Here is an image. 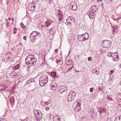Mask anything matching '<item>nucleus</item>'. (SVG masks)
Returning a JSON list of instances; mask_svg holds the SVG:
<instances>
[{"mask_svg":"<svg viewBox=\"0 0 121 121\" xmlns=\"http://www.w3.org/2000/svg\"><path fill=\"white\" fill-rule=\"evenodd\" d=\"M37 60V59L34 56L30 55H28L25 59L26 64L32 66L36 65Z\"/></svg>","mask_w":121,"mask_h":121,"instance_id":"1","label":"nucleus"},{"mask_svg":"<svg viewBox=\"0 0 121 121\" xmlns=\"http://www.w3.org/2000/svg\"><path fill=\"white\" fill-rule=\"evenodd\" d=\"M48 76L46 75H43L41 77V78L39 79V84L41 86H43L45 85L47 82L48 80Z\"/></svg>","mask_w":121,"mask_h":121,"instance_id":"2","label":"nucleus"},{"mask_svg":"<svg viewBox=\"0 0 121 121\" xmlns=\"http://www.w3.org/2000/svg\"><path fill=\"white\" fill-rule=\"evenodd\" d=\"M34 112L35 115L36 119L37 121H40L42 117V113L40 111L35 109L34 110Z\"/></svg>","mask_w":121,"mask_h":121,"instance_id":"3","label":"nucleus"},{"mask_svg":"<svg viewBox=\"0 0 121 121\" xmlns=\"http://www.w3.org/2000/svg\"><path fill=\"white\" fill-rule=\"evenodd\" d=\"M76 95V93L74 91H70L68 96L67 99L68 101L69 102H71L73 101L75 98Z\"/></svg>","mask_w":121,"mask_h":121,"instance_id":"4","label":"nucleus"},{"mask_svg":"<svg viewBox=\"0 0 121 121\" xmlns=\"http://www.w3.org/2000/svg\"><path fill=\"white\" fill-rule=\"evenodd\" d=\"M111 45V42L109 40H104L102 43V45L104 48H108Z\"/></svg>","mask_w":121,"mask_h":121,"instance_id":"5","label":"nucleus"},{"mask_svg":"<svg viewBox=\"0 0 121 121\" xmlns=\"http://www.w3.org/2000/svg\"><path fill=\"white\" fill-rule=\"evenodd\" d=\"M77 6L76 4L74 1L71 2L69 6V9L73 10H75L77 9Z\"/></svg>","mask_w":121,"mask_h":121,"instance_id":"6","label":"nucleus"},{"mask_svg":"<svg viewBox=\"0 0 121 121\" xmlns=\"http://www.w3.org/2000/svg\"><path fill=\"white\" fill-rule=\"evenodd\" d=\"M74 18L71 16L68 17L66 20L67 23L69 25H71L72 23L74 22Z\"/></svg>","mask_w":121,"mask_h":121,"instance_id":"7","label":"nucleus"},{"mask_svg":"<svg viewBox=\"0 0 121 121\" xmlns=\"http://www.w3.org/2000/svg\"><path fill=\"white\" fill-rule=\"evenodd\" d=\"M112 57L113 58V61H117L119 59V55L117 52L113 53Z\"/></svg>","mask_w":121,"mask_h":121,"instance_id":"8","label":"nucleus"},{"mask_svg":"<svg viewBox=\"0 0 121 121\" xmlns=\"http://www.w3.org/2000/svg\"><path fill=\"white\" fill-rule=\"evenodd\" d=\"M51 85L52 86L50 87V89L51 90L55 91L56 89V85L55 82H53L51 83Z\"/></svg>","mask_w":121,"mask_h":121,"instance_id":"9","label":"nucleus"},{"mask_svg":"<svg viewBox=\"0 0 121 121\" xmlns=\"http://www.w3.org/2000/svg\"><path fill=\"white\" fill-rule=\"evenodd\" d=\"M80 105L81 103L80 102H78L77 103V105L75 108L74 110L77 111H80L81 109Z\"/></svg>","mask_w":121,"mask_h":121,"instance_id":"10","label":"nucleus"},{"mask_svg":"<svg viewBox=\"0 0 121 121\" xmlns=\"http://www.w3.org/2000/svg\"><path fill=\"white\" fill-rule=\"evenodd\" d=\"M87 14L89 16V18L91 19L93 18L94 16V13L90 11L88 12Z\"/></svg>","mask_w":121,"mask_h":121,"instance_id":"11","label":"nucleus"},{"mask_svg":"<svg viewBox=\"0 0 121 121\" xmlns=\"http://www.w3.org/2000/svg\"><path fill=\"white\" fill-rule=\"evenodd\" d=\"M31 34L36 38H37V37L38 36H39L40 34L39 32L37 31H33Z\"/></svg>","mask_w":121,"mask_h":121,"instance_id":"12","label":"nucleus"},{"mask_svg":"<svg viewBox=\"0 0 121 121\" xmlns=\"http://www.w3.org/2000/svg\"><path fill=\"white\" fill-rule=\"evenodd\" d=\"M83 35V38L84 41L87 40L89 38V35L87 32H86L85 34H82Z\"/></svg>","mask_w":121,"mask_h":121,"instance_id":"13","label":"nucleus"},{"mask_svg":"<svg viewBox=\"0 0 121 121\" xmlns=\"http://www.w3.org/2000/svg\"><path fill=\"white\" fill-rule=\"evenodd\" d=\"M93 73H95L97 74H99V69L96 68L93 69L92 71Z\"/></svg>","mask_w":121,"mask_h":121,"instance_id":"14","label":"nucleus"},{"mask_svg":"<svg viewBox=\"0 0 121 121\" xmlns=\"http://www.w3.org/2000/svg\"><path fill=\"white\" fill-rule=\"evenodd\" d=\"M78 38L80 42H83L84 41V38H83V35L82 34L81 35H78Z\"/></svg>","mask_w":121,"mask_h":121,"instance_id":"15","label":"nucleus"},{"mask_svg":"<svg viewBox=\"0 0 121 121\" xmlns=\"http://www.w3.org/2000/svg\"><path fill=\"white\" fill-rule=\"evenodd\" d=\"M36 38L31 33L30 35V39L32 42H34Z\"/></svg>","mask_w":121,"mask_h":121,"instance_id":"16","label":"nucleus"},{"mask_svg":"<svg viewBox=\"0 0 121 121\" xmlns=\"http://www.w3.org/2000/svg\"><path fill=\"white\" fill-rule=\"evenodd\" d=\"M17 75V73L14 71L12 72L10 74V77L12 78H15Z\"/></svg>","mask_w":121,"mask_h":121,"instance_id":"17","label":"nucleus"},{"mask_svg":"<svg viewBox=\"0 0 121 121\" xmlns=\"http://www.w3.org/2000/svg\"><path fill=\"white\" fill-rule=\"evenodd\" d=\"M65 87V86L63 85L61 86L58 89V91L60 93L62 94L63 92H64L63 88Z\"/></svg>","mask_w":121,"mask_h":121,"instance_id":"18","label":"nucleus"},{"mask_svg":"<svg viewBox=\"0 0 121 121\" xmlns=\"http://www.w3.org/2000/svg\"><path fill=\"white\" fill-rule=\"evenodd\" d=\"M53 121H60L59 117L57 115H55L54 117Z\"/></svg>","mask_w":121,"mask_h":121,"instance_id":"19","label":"nucleus"},{"mask_svg":"<svg viewBox=\"0 0 121 121\" xmlns=\"http://www.w3.org/2000/svg\"><path fill=\"white\" fill-rule=\"evenodd\" d=\"M91 8L92 10L96 12L97 10L98 7L96 5H93L92 6Z\"/></svg>","mask_w":121,"mask_h":121,"instance_id":"20","label":"nucleus"},{"mask_svg":"<svg viewBox=\"0 0 121 121\" xmlns=\"http://www.w3.org/2000/svg\"><path fill=\"white\" fill-rule=\"evenodd\" d=\"M114 121H121V115L117 116L115 118Z\"/></svg>","mask_w":121,"mask_h":121,"instance_id":"21","label":"nucleus"},{"mask_svg":"<svg viewBox=\"0 0 121 121\" xmlns=\"http://www.w3.org/2000/svg\"><path fill=\"white\" fill-rule=\"evenodd\" d=\"M35 7L30 6V5H28V9L31 11H33L35 9Z\"/></svg>","mask_w":121,"mask_h":121,"instance_id":"22","label":"nucleus"},{"mask_svg":"<svg viewBox=\"0 0 121 121\" xmlns=\"http://www.w3.org/2000/svg\"><path fill=\"white\" fill-rule=\"evenodd\" d=\"M20 68L19 64L16 65L15 66L13 67L12 68L13 70H16Z\"/></svg>","mask_w":121,"mask_h":121,"instance_id":"23","label":"nucleus"},{"mask_svg":"<svg viewBox=\"0 0 121 121\" xmlns=\"http://www.w3.org/2000/svg\"><path fill=\"white\" fill-rule=\"evenodd\" d=\"M43 104H42V105L44 106H46V105H47L48 104H50V100H49L47 102H43Z\"/></svg>","mask_w":121,"mask_h":121,"instance_id":"24","label":"nucleus"},{"mask_svg":"<svg viewBox=\"0 0 121 121\" xmlns=\"http://www.w3.org/2000/svg\"><path fill=\"white\" fill-rule=\"evenodd\" d=\"M50 31L49 33L50 34H54L55 33V31L54 30H53V28H50L49 30Z\"/></svg>","mask_w":121,"mask_h":121,"instance_id":"25","label":"nucleus"},{"mask_svg":"<svg viewBox=\"0 0 121 121\" xmlns=\"http://www.w3.org/2000/svg\"><path fill=\"white\" fill-rule=\"evenodd\" d=\"M51 75H52L54 77H55L56 76V73L55 71L52 72H51Z\"/></svg>","mask_w":121,"mask_h":121,"instance_id":"26","label":"nucleus"},{"mask_svg":"<svg viewBox=\"0 0 121 121\" xmlns=\"http://www.w3.org/2000/svg\"><path fill=\"white\" fill-rule=\"evenodd\" d=\"M45 23L46 24V26L47 27H48L51 24V23H50V22H49L47 21H46L45 22Z\"/></svg>","mask_w":121,"mask_h":121,"instance_id":"27","label":"nucleus"},{"mask_svg":"<svg viewBox=\"0 0 121 121\" xmlns=\"http://www.w3.org/2000/svg\"><path fill=\"white\" fill-rule=\"evenodd\" d=\"M14 99L13 97H12L10 98V102L13 103L14 102Z\"/></svg>","mask_w":121,"mask_h":121,"instance_id":"28","label":"nucleus"},{"mask_svg":"<svg viewBox=\"0 0 121 121\" xmlns=\"http://www.w3.org/2000/svg\"><path fill=\"white\" fill-rule=\"evenodd\" d=\"M33 80H32L31 79L28 80L25 83L26 84H27L30 82H33Z\"/></svg>","mask_w":121,"mask_h":121,"instance_id":"29","label":"nucleus"},{"mask_svg":"<svg viewBox=\"0 0 121 121\" xmlns=\"http://www.w3.org/2000/svg\"><path fill=\"white\" fill-rule=\"evenodd\" d=\"M10 52H9L8 53H7V54H10V55L9 56H8L7 57V58L9 59H11L12 58L11 56V53H10Z\"/></svg>","mask_w":121,"mask_h":121,"instance_id":"30","label":"nucleus"},{"mask_svg":"<svg viewBox=\"0 0 121 121\" xmlns=\"http://www.w3.org/2000/svg\"><path fill=\"white\" fill-rule=\"evenodd\" d=\"M28 5H30V6H32L33 7H35V4L34 3L32 2L31 4H29Z\"/></svg>","mask_w":121,"mask_h":121,"instance_id":"31","label":"nucleus"},{"mask_svg":"<svg viewBox=\"0 0 121 121\" xmlns=\"http://www.w3.org/2000/svg\"><path fill=\"white\" fill-rule=\"evenodd\" d=\"M99 110V112L100 113V114H101L102 113V112H101V111H102L101 108H97Z\"/></svg>","mask_w":121,"mask_h":121,"instance_id":"32","label":"nucleus"},{"mask_svg":"<svg viewBox=\"0 0 121 121\" xmlns=\"http://www.w3.org/2000/svg\"><path fill=\"white\" fill-rule=\"evenodd\" d=\"M21 26H22V28L23 29H25V28H26V27L22 23H21Z\"/></svg>","mask_w":121,"mask_h":121,"instance_id":"33","label":"nucleus"},{"mask_svg":"<svg viewBox=\"0 0 121 121\" xmlns=\"http://www.w3.org/2000/svg\"><path fill=\"white\" fill-rule=\"evenodd\" d=\"M101 110L102 112H104V113H105L106 112L105 108H104V107H103L102 109L101 108Z\"/></svg>","mask_w":121,"mask_h":121,"instance_id":"34","label":"nucleus"},{"mask_svg":"<svg viewBox=\"0 0 121 121\" xmlns=\"http://www.w3.org/2000/svg\"><path fill=\"white\" fill-rule=\"evenodd\" d=\"M106 97V98L107 99L110 100L111 101L113 99H112V98H110V97H109L108 96V95Z\"/></svg>","mask_w":121,"mask_h":121,"instance_id":"35","label":"nucleus"},{"mask_svg":"<svg viewBox=\"0 0 121 121\" xmlns=\"http://www.w3.org/2000/svg\"><path fill=\"white\" fill-rule=\"evenodd\" d=\"M112 53H111V52H109L107 54V56H112Z\"/></svg>","mask_w":121,"mask_h":121,"instance_id":"36","label":"nucleus"},{"mask_svg":"<svg viewBox=\"0 0 121 121\" xmlns=\"http://www.w3.org/2000/svg\"><path fill=\"white\" fill-rule=\"evenodd\" d=\"M73 66L71 67H70L67 70V71H69V70H70V71L71 70H72V69L73 68Z\"/></svg>","mask_w":121,"mask_h":121,"instance_id":"37","label":"nucleus"},{"mask_svg":"<svg viewBox=\"0 0 121 121\" xmlns=\"http://www.w3.org/2000/svg\"><path fill=\"white\" fill-rule=\"evenodd\" d=\"M92 57H89L88 58V60L89 61H91L92 60Z\"/></svg>","mask_w":121,"mask_h":121,"instance_id":"38","label":"nucleus"},{"mask_svg":"<svg viewBox=\"0 0 121 121\" xmlns=\"http://www.w3.org/2000/svg\"><path fill=\"white\" fill-rule=\"evenodd\" d=\"M67 88L65 86V87L63 88L64 92L67 91Z\"/></svg>","mask_w":121,"mask_h":121,"instance_id":"39","label":"nucleus"},{"mask_svg":"<svg viewBox=\"0 0 121 121\" xmlns=\"http://www.w3.org/2000/svg\"><path fill=\"white\" fill-rule=\"evenodd\" d=\"M0 121H6L4 118H1L0 119Z\"/></svg>","mask_w":121,"mask_h":121,"instance_id":"40","label":"nucleus"},{"mask_svg":"<svg viewBox=\"0 0 121 121\" xmlns=\"http://www.w3.org/2000/svg\"><path fill=\"white\" fill-rule=\"evenodd\" d=\"M58 16L59 17V16L61 17H62V14L61 13H58Z\"/></svg>","mask_w":121,"mask_h":121,"instance_id":"41","label":"nucleus"},{"mask_svg":"<svg viewBox=\"0 0 121 121\" xmlns=\"http://www.w3.org/2000/svg\"><path fill=\"white\" fill-rule=\"evenodd\" d=\"M49 109L50 108L49 107H46L45 108L46 110L47 111H48L49 110Z\"/></svg>","mask_w":121,"mask_h":121,"instance_id":"42","label":"nucleus"},{"mask_svg":"<svg viewBox=\"0 0 121 121\" xmlns=\"http://www.w3.org/2000/svg\"><path fill=\"white\" fill-rule=\"evenodd\" d=\"M62 17H60V16H59V18H59V22H60V21H61V20L62 19Z\"/></svg>","mask_w":121,"mask_h":121,"instance_id":"43","label":"nucleus"},{"mask_svg":"<svg viewBox=\"0 0 121 121\" xmlns=\"http://www.w3.org/2000/svg\"><path fill=\"white\" fill-rule=\"evenodd\" d=\"M93 88H91L90 89V92H92L93 91Z\"/></svg>","mask_w":121,"mask_h":121,"instance_id":"44","label":"nucleus"},{"mask_svg":"<svg viewBox=\"0 0 121 121\" xmlns=\"http://www.w3.org/2000/svg\"><path fill=\"white\" fill-rule=\"evenodd\" d=\"M5 87H6V86H5V87L4 88V89H1L0 90L1 91H5L6 90Z\"/></svg>","mask_w":121,"mask_h":121,"instance_id":"45","label":"nucleus"},{"mask_svg":"<svg viewBox=\"0 0 121 121\" xmlns=\"http://www.w3.org/2000/svg\"><path fill=\"white\" fill-rule=\"evenodd\" d=\"M121 18V17H120V18H119V19H118V18H117L116 19H113V20H117V21H118ZM117 22H118V21H117Z\"/></svg>","mask_w":121,"mask_h":121,"instance_id":"46","label":"nucleus"},{"mask_svg":"<svg viewBox=\"0 0 121 121\" xmlns=\"http://www.w3.org/2000/svg\"><path fill=\"white\" fill-rule=\"evenodd\" d=\"M60 60H56V63L58 64V63H60Z\"/></svg>","mask_w":121,"mask_h":121,"instance_id":"47","label":"nucleus"},{"mask_svg":"<svg viewBox=\"0 0 121 121\" xmlns=\"http://www.w3.org/2000/svg\"><path fill=\"white\" fill-rule=\"evenodd\" d=\"M27 118H26L24 119L22 121H27Z\"/></svg>","mask_w":121,"mask_h":121,"instance_id":"48","label":"nucleus"},{"mask_svg":"<svg viewBox=\"0 0 121 121\" xmlns=\"http://www.w3.org/2000/svg\"><path fill=\"white\" fill-rule=\"evenodd\" d=\"M23 39L25 40H26V36H24L23 37Z\"/></svg>","mask_w":121,"mask_h":121,"instance_id":"49","label":"nucleus"},{"mask_svg":"<svg viewBox=\"0 0 121 121\" xmlns=\"http://www.w3.org/2000/svg\"><path fill=\"white\" fill-rule=\"evenodd\" d=\"M7 26H9V23L8 22H7Z\"/></svg>","mask_w":121,"mask_h":121,"instance_id":"50","label":"nucleus"},{"mask_svg":"<svg viewBox=\"0 0 121 121\" xmlns=\"http://www.w3.org/2000/svg\"><path fill=\"white\" fill-rule=\"evenodd\" d=\"M110 72H111V73H113L114 72V71L112 70H111Z\"/></svg>","mask_w":121,"mask_h":121,"instance_id":"51","label":"nucleus"},{"mask_svg":"<svg viewBox=\"0 0 121 121\" xmlns=\"http://www.w3.org/2000/svg\"><path fill=\"white\" fill-rule=\"evenodd\" d=\"M17 28H16L15 27V28H14V29H13V31H14V30H17Z\"/></svg>","mask_w":121,"mask_h":121,"instance_id":"52","label":"nucleus"},{"mask_svg":"<svg viewBox=\"0 0 121 121\" xmlns=\"http://www.w3.org/2000/svg\"><path fill=\"white\" fill-rule=\"evenodd\" d=\"M13 31H14V34H16L17 33V31H15V30Z\"/></svg>","mask_w":121,"mask_h":121,"instance_id":"53","label":"nucleus"},{"mask_svg":"<svg viewBox=\"0 0 121 121\" xmlns=\"http://www.w3.org/2000/svg\"><path fill=\"white\" fill-rule=\"evenodd\" d=\"M78 71V70H75V72H79V71Z\"/></svg>","mask_w":121,"mask_h":121,"instance_id":"54","label":"nucleus"},{"mask_svg":"<svg viewBox=\"0 0 121 121\" xmlns=\"http://www.w3.org/2000/svg\"><path fill=\"white\" fill-rule=\"evenodd\" d=\"M55 51L56 52H57L58 51V49H56L55 50Z\"/></svg>","mask_w":121,"mask_h":121,"instance_id":"55","label":"nucleus"},{"mask_svg":"<svg viewBox=\"0 0 121 121\" xmlns=\"http://www.w3.org/2000/svg\"><path fill=\"white\" fill-rule=\"evenodd\" d=\"M102 1V0H97V2H99V1Z\"/></svg>","mask_w":121,"mask_h":121,"instance_id":"56","label":"nucleus"},{"mask_svg":"<svg viewBox=\"0 0 121 121\" xmlns=\"http://www.w3.org/2000/svg\"><path fill=\"white\" fill-rule=\"evenodd\" d=\"M70 51H71V50H69V53H68V55H69V53L70 52Z\"/></svg>","mask_w":121,"mask_h":121,"instance_id":"57","label":"nucleus"},{"mask_svg":"<svg viewBox=\"0 0 121 121\" xmlns=\"http://www.w3.org/2000/svg\"><path fill=\"white\" fill-rule=\"evenodd\" d=\"M53 21L52 20H51L50 22V23H53Z\"/></svg>","mask_w":121,"mask_h":121,"instance_id":"58","label":"nucleus"},{"mask_svg":"<svg viewBox=\"0 0 121 121\" xmlns=\"http://www.w3.org/2000/svg\"><path fill=\"white\" fill-rule=\"evenodd\" d=\"M12 20L13 21H14V19L13 18H12Z\"/></svg>","mask_w":121,"mask_h":121,"instance_id":"59","label":"nucleus"},{"mask_svg":"<svg viewBox=\"0 0 121 121\" xmlns=\"http://www.w3.org/2000/svg\"><path fill=\"white\" fill-rule=\"evenodd\" d=\"M6 1L7 2H9V0H6Z\"/></svg>","mask_w":121,"mask_h":121,"instance_id":"60","label":"nucleus"},{"mask_svg":"<svg viewBox=\"0 0 121 121\" xmlns=\"http://www.w3.org/2000/svg\"><path fill=\"white\" fill-rule=\"evenodd\" d=\"M8 2H6V4H7V5H8Z\"/></svg>","mask_w":121,"mask_h":121,"instance_id":"61","label":"nucleus"},{"mask_svg":"<svg viewBox=\"0 0 121 121\" xmlns=\"http://www.w3.org/2000/svg\"><path fill=\"white\" fill-rule=\"evenodd\" d=\"M69 62H70L71 63H72V61L71 60H70L69 61Z\"/></svg>","mask_w":121,"mask_h":121,"instance_id":"62","label":"nucleus"},{"mask_svg":"<svg viewBox=\"0 0 121 121\" xmlns=\"http://www.w3.org/2000/svg\"><path fill=\"white\" fill-rule=\"evenodd\" d=\"M91 117L92 118H93L94 117V116H91Z\"/></svg>","mask_w":121,"mask_h":121,"instance_id":"63","label":"nucleus"},{"mask_svg":"<svg viewBox=\"0 0 121 121\" xmlns=\"http://www.w3.org/2000/svg\"><path fill=\"white\" fill-rule=\"evenodd\" d=\"M8 19L9 20H11V18H8Z\"/></svg>","mask_w":121,"mask_h":121,"instance_id":"64","label":"nucleus"}]
</instances>
